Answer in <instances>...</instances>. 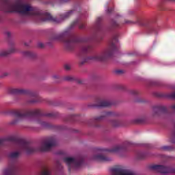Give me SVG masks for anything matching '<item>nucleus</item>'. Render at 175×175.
I'll use <instances>...</instances> for the list:
<instances>
[{
	"instance_id": "f257e3e1",
	"label": "nucleus",
	"mask_w": 175,
	"mask_h": 175,
	"mask_svg": "<svg viewBox=\"0 0 175 175\" xmlns=\"http://www.w3.org/2000/svg\"><path fill=\"white\" fill-rule=\"evenodd\" d=\"M0 10L5 12V13H20L23 14V16L31 17V18H33L36 21L40 23L44 21H57V23H61L63 20L69 18V17L76 13L75 9L70 10L60 15V20L57 21V18L53 17L49 12H44L36 7H32L30 4L23 3L20 0L14 2L4 1L0 5Z\"/></svg>"
},
{
	"instance_id": "f03ea898",
	"label": "nucleus",
	"mask_w": 175,
	"mask_h": 175,
	"mask_svg": "<svg viewBox=\"0 0 175 175\" xmlns=\"http://www.w3.org/2000/svg\"><path fill=\"white\" fill-rule=\"evenodd\" d=\"M57 146V141L55 137H49L46 138L41 144L38 149L33 148L31 146L30 143L23 139H17V151L12 152L10 153V158L16 159L20 157L21 152L26 154H32L37 151H50L53 147Z\"/></svg>"
},
{
	"instance_id": "7ed1b4c3",
	"label": "nucleus",
	"mask_w": 175,
	"mask_h": 175,
	"mask_svg": "<svg viewBox=\"0 0 175 175\" xmlns=\"http://www.w3.org/2000/svg\"><path fill=\"white\" fill-rule=\"evenodd\" d=\"M117 49H118V38L117 36H115L109 42L108 49L87 57L85 59V62H91V61L105 62V61H107L108 58H110L113 55V51L117 50Z\"/></svg>"
},
{
	"instance_id": "20e7f679",
	"label": "nucleus",
	"mask_w": 175,
	"mask_h": 175,
	"mask_svg": "<svg viewBox=\"0 0 175 175\" xmlns=\"http://www.w3.org/2000/svg\"><path fill=\"white\" fill-rule=\"evenodd\" d=\"M129 142H126L122 145H116L113 147V148L109 150L102 149V148H97L96 150V154H94L93 159L96 161H101L102 162H109L111 161L110 157H107L105 152L106 151H109V152H113L115 154H120V152H125L127 151L128 148L127 146H129Z\"/></svg>"
},
{
	"instance_id": "39448f33",
	"label": "nucleus",
	"mask_w": 175,
	"mask_h": 175,
	"mask_svg": "<svg viewBox=\"0 0 175 175\" xmlns=\"http://www.w3.org/2000/svg\"><path fill=\"white\" fill-rule=\"evenodd\" d=\"M53 40H57V42H63L68 50H72L77 42H79L77 38L69 36L68 31L55 34L53 37Z\"/></svg>"
},
{
	"instance_id": "423d86ee",
	"label": "nucleus",
	"mask_w": 175,
	"mask_h": 175,
	"mask_svg": "<svg viewBox=\"0 0 175 175\" xmlns=\"http://www.w3.org/2000/svg\"><path fill=\"white\" fill-rule=\"evenodd\" d=\"M9 114H12L17 118H25L27 117H40L42 112L39 109L36 110H16L12 109L8 111Z\"/></svg>"
},
{
	"instance_id": "0eeeda50",
	"label": "nucleus",
	"mask_w": 175,
	"mask_h": 175,
	"mask_svg": "<svg viewBox=\"0 0 175 175\" xmlns=\"http://www.w3.org/2000/svg\"><path fill=\"white\" fill-rule=\"evenodd\" d=\"M64 162L68 166V170L71 172V170H77V169L81 167L84 159L81 157L77 158L66 157L64 158Z\"/></svg>"
},
{
	"instance_id": "6e6552de",
	"label": "nucleus",
	"mask_w": 175,
	"mask_h": 175,
	"mask_svg": "<svg viewBox=\"0 0 175 175\" xmlns=\"http://www.w3.org/2000/svg\"><path fill=\"white\" fill-rule=\"evenodd\" d=\"M150 169H152V170H154V172H157L158 173H161L162 174L175 173V168L165 167L164 165H154L150 166Z\"/></svg>"
},
{
	"instance_id": "1a4fd4ad",
	"label": "nucleus",
	"mask_w": 175,
	"mask_h": 175,
	"mask_svg": "<svg viewBox=\"0 0 175 175\" xmlns=\"http://www.w3.org/2000/svg\"><path fill=\"white\" fill-rule=\"evenodd\" d=\"M111 172L112 175H136L135 172L124 167L113 168Z\"/></svg>"
},
{
	"instance_id": "9d476101",
	"label": "nucleus",
	"mask_w": 175,
	"mask_h": 175,
	"mask_svg": "<svg viewBox=\"0 0 175 175\" xmlns=\"http://www.w3.org/2000/svg\"><path fill=\"white\" fill-rule=\"evenodd\" d=\"M11 92L12 94H25L27 95H29L31 98H35V99H39V96L38 95L37 92H32L28 90L14 88L11 90Z\"/></svg>"
},
{
	"instance_id": "9b49d317",
	"label": "nucleus",
	"mask_w": 175,
	"mask_h": 175,
	"mask_svg": "<svg viewBox=\"0 0 175 175\" xmlns=\"http://www.w3.org/2000/svg\"><path fill=\"white\" fill-rule=\"evenodd\" d=\"M3 175H17V166L14 164L9 165L3 170Z\"/></svg>"
},
{
	"instance_id": "f8f14e48",
	"label": "nucleus",
	"mask_w": 175,
	"mask_h": 175,
	"mask_svg": "<svg viewBox=\"0 0 175 175\" xmlns=\"http://www.w3.org/2000/svg\"><path fill=\"white\" fill-rule=\"evenodd\" d=\"M14 53H17V48H16V46L14 45H11L8 50H3L0 51V57H6Z\"/></svg>"
},
{
	"instance_id": "ddd939ff",
	"label": "nucleus",
	"mask_w": 175,
	"mask_h": 175,
	"mask_svg": "<svg viewBox=\"0 0 175 175\" xmlns=\"http://www.w3.org/2000/svg\"><path fill=\"white\" fill-rule=\"evenodd\" d=\"M113 103L109 100H102L100 98H98L96 100V106L98 107H108V106H111Z\"/></svg>"
},
{
	"instance_id": "4468645a",
	"label": "nucleus",
	"mask_w": 175,
	"mask_h": 175,
	"mask_svg": "<svg viewBox=\"0 0 175 175\" xmlns=\"http://www.w3.org/2000/svg\"><path fill=\"white\" fill-rule=\"evenodd\" d=\"M125 24H138V25L144 26L146 23H144V21L137 18L136 22H132L131 21H126Z\"/></svg>"
},
{
	"instance_id": "2eb2a0df",
	"label": "nucleus",
	"mask_w": 175,
	"mask_h": 175,
	"mask_svg": "<svg viewBox=\"0 0 175 175\" xmlns=\"http://www.w3.org/2000/svg\"><path fill=\"white\" fill-rule=\"evenodd\" d=\"M24 57H27L28 58H36V53L31 51H25L23 53Z\"/></svg>"
},
{
	"instance_id": "dca6fc26",
	"label": "nucleus",
	"mask_w": 175,
	"mask_h": 175,
	"mask_svg": "<svg viewBox=\"0 0 175 175\" xmlns=\"http://www.w3.org/2000/svg\"><path fill=\"white\" fill-rule=\"evenodd\" d=\"M40 175H51V172L50 171V168L47 167H44Z\"/></svg>"
},
{
	"instance_id": "f3484780",
	"label": "nucleus",
	"mask_w": 175,
	"mask_h": 175,
	"mask_svg": "<svg viewBox=\"0 0 175 175\" xmlns=\"http://www.w3.org/2000/svg\"><path fill=\"white\" fill-rule=\"evenodd\" d=\"M167 109L165 106H157L154 108V111H159L160 113H165Z\"/></svg>"
},
{
	"instance_id": "a211bd4d",
	"label": "nucleus",
	"mask_w": 175,
	"mask_h": 175,
	"mask_svg": "<svg viewBox=\"0 0 175 175\" xmlns=\"http://www.w3.org/2000/svg\"><path fill=\"white\" fill-rule=\"evenodd\" d=\"M37 122L41 125V126H44V128H49V123L46 122L42 121L40 119L37 120Z\"/></svg>"
},
{
	"instance_id": "6ab92c4d",
	"label": "nucleus",
	"mask_w": 175,
	"mask_h": 175,
	"mask_svg": "<svg viewBox=\"0 0 175 175\" xmlns=\"http://www.w3.org/2000/svg\"><path fill=\"white\" fill-rule=\"evenodd\" d=\"M90 50H91V46H89V45L85 46L82 48L83 53H88Z\"/></svg>"
},
{
	"instance_id": "aec40b11",
	"label": "nucleus",
	"mask_w": 175,
	"mask_h": 175,
	"mask_svg": "<svg viewBox=\"0 0 175 175\" xmlns=\"http://www.w3.org/2000/svg\"><path fill=\"white\" fill-rule=\"evenodd\" d=\"M103 116L96 117L93 119L94 122H98V121H102Z\"/></svg>"
},
{
	"instance_id": "412c9836",
	"label": "nucleus",
	"mask_w": 175,
	"mask_h": 175,
	"mask_svg": "<svg viewBox=\"0 0 175 175\" xmlns=\"http://www.w3.org/2000/svg\"><path fill=\"white\" fill-rule=\"evenodd\" d=\"M100 21H102V18H98L96 21V25L97 28H99V24H100Z\"/></svg>"
},
{
	"instance_id": "4be33fe9",
	"label": "nucleus",
	"mask_w": 175,
	"mask_h": 175,
	"mask_svg": "<svg viewBox=\"0 0 175 175\" xmlns=\"http://www.w3.org/2000/svg\"><path fill=\"white\" fill-rule=\"evenodd\" d=\"M65 80H67V81H72V80H74L73 77L71 76H67L64 78Z\"/></svg>"
},
{
	"instance_id": "5701e85b",
	"label": "nucleus",
	"mask_w": 175,
	"mask_h": 175,
	"mask_svg": "<svg viewBox=\"0 0 175 175\" xmlns=\"http://www.w3.org/2000/svg\"><path fill=\"white\" fill-rule=\"evenodd\" d=\"M171 142L172 143H175V131L172 133Z\"/></svg>"
},
{
	"instance_id": "b1692460",
	"label": "nucleus",
	"mask_w": 175,
	"mask_h": 175,
	"mask_svg": "<svg viewBox=\"0 0 175 175\" xmlns=\"http://www.w3.org/2000/svg\"><path fill=\"white\" fill-rule=\"evenodd\" d=\"M111 124L113 126H118V122L117 120H112Z\"/></svg>"
},
{
	"instance_id": "393cba45",
	"label": "nucleus",
	"mask_w": 175,
	"mask_h": 175,
	"mask_svg": "<svg viewBox=\"0 0 175 175\" xmlns=\"http://www.w3.org/2000/svg\"><path fill=\"white\" fill-rule=\"evenodd\" d=\"M69 0H55V2H58L59 3H64V2H68Z\"/></svg>"
},
{
	"instance_id": "a878e982",
	"label": "nucleus",
	"mask_w": 175,
	"mask_h": 175,
	"mask_svg": "<svg viewBox=\"0 0 175 175\" xmlns=\"http://www.w3.org/2000/svg\"><path fill=\"white\" fill-rule=\"evenodd\" d=\"M113 114V113L111 112H104L103 116H105V117H109V116H111Z\"/></svg>"
},
{
	"instance_id": "bb28decb",
	"label": "nucleus",
	"mask_w": 175,
	"mask_h": 175,
	"mask_svg": "<svg viewBox=\"0 0 175 175\" xmlns=\"http://www.w3.org/2000/svg\"><path fill=\"white\" fill-rule=\"evenodd\" d=\"M169 98H172V99H175V92L171 93L168 95Z\"/></svg>"
},
{
	"instance_id": "cd10ccee",
	"label": "nucleus",
	"mask_w": 175,
	"mask_h": 175,
	"mask_svg": "<svg viewBox=\"0 0 175 175\" xmlns=\"http://www.w3.org/2000/svg\"><path fill=\"white\" fill-rule=\"evenodd\" d=\"M66 70H70V65L69 64H66L64 66Z\"/></svg>"
},
{
	"instance_id": "c85d7f7f",
	"label": "nucleus",
	"mask_w": 175,
	"mask_h": 175,
	"mask_svg": "<svg viewBox=\"0 0 175 175\" xmlns=\"http://www.w3.org/2000/svg\"><path fill=\"white\" fill-rule=\"evenodd\" d=\"M38 46L40 47V49H43L44 47V44L42 42L38 43Z\"/></svg>"
},
{
	"instance_id": "c756f323",
	"label": "nucleus",
	"mask_w": 175,
	"mask_h": 175,
	"mask_svg": "<svg viewBox=\"0 0 175 175\" xmlns=\"http://www.w3.org/2000/svg\"><path fill=\"white\" fill-rule=\"evenodd\" d=\"M79 28H80V29H84V28H85V25L81 23L79 25Z\"/></svg>"
},
{
	"instance_id": "7c9ffc66",
	"label": "nucleus",
	"mask_w": 175,
	"mask_h": 175,
	"mask_svg": "<svg viewBox=\"0 0 175 175\" xmlns=\"http://www.w3.org/2000/svg\"><path fill=\"white\" fill-rule=\"evenodd\" d=\"M3 143H5V139L0 138V146H3Z\"/></svg>"
},
{
	"instance_id": "2f4dec72",
	"label": "nucleus",
	"mask_w": 175,
	"mask_h": 175,
	"mask_svg": "<svg viewBox=\"0 0 175 175\" xmlns=\"http://www.w3.org/2000/svg\"><path fill=\"white\" fill-rule=\"evenodd\" d=\"M162 150H170V146H163Z\"/></svg>"
},
{
	"instance_id": "473e14b6",
	"label": "nucleus",
	"mask_w": 175,
	"mask_h": 175,
	"mask_svg": "<svg viewBox=\"0 0 175 175\" xmlns=\"http://www.w3.org/2000/svg\"><path fill=\"white\" fill-rule=\"evenodd\" d=\"M11 125H14L15 124H17V120H12L11 122H10Z\"/></svg>"
},
{
	"instance_id": "72a5a7b5",
	"label": "nucleus",
	"mask_w": 175,
	"mask_h": 175,
	"mask_svg": "<svg viewBox=\"0 0 175 175\" xmlns=\"http://www.w3.org/2000/svg\"><path fill=\"white\" fill-rule=\"evenodd\" d=\"M76 24H77V21L74 22V23L71 25V28H73L74 25H76Z\"/></svg>"
},
{
	"instance_id": "f704fd0d",
	"label": "nucleus",
	"mask_w": 175,
	"mask_h": 175,
	"mask_svg": "<svg viewBox=\"0 0 175 175\" xmlns=\"http://www.w3.org/2000/svg\"><path fill=\"white\" fill-rule=\"evenodd\" d=\"M36 102H38V100H32L30 101V103H35Z\"/></svg>"
},
{
	"instance_id": "c9c22d12",
	"label": "nucleus",
	"mask_w": 175,
	"mask_h": 175,
	"mask_svg": "<svg viewBox=\"0 0 175 175\" xmlns=\"http://www.w3.org/2000/svg\"><path fill=\"white\" fill-rule=\"evenodd\" d=\"M113 27H118V23L114 22L113 23Z\"/></svg>"
},
{
	"instance_id": "e433bc0d",
	"label": "nucleus",
	"mask_w": 175,
	"mask_h": 175,
	"mask_svg": "<svg viewBox=\"0 0 175 175\" xmlns=\"http://www.w3.org/2000/svg\"><path fill=\"white\" fill-rule=\"evenodd\" d=\"M53 79H59V76L58 75H54Z\"/></svg>"
},
{
	"instance_id": "4c0bfd02",
	"label": "nucleus",
	"mask_w": 175,
	"mask_h": 175,
	"mask_svg": "<svg viewBox=\"0 0 175 175\" xmlns=\"http://www.w3.org/2000/svg\"><path fill=\"white\" fill-rule=\"evenodd\" d=\"M46 116H48L49 117H53L54 116V114H53V113H48Z\"/></svg>"
},
{
	"instance_id": "58836bf2",
	"label": "nucleus",
	"mask_w": 175,
	"mask_h": 175,
	"mask_svg": "<svg viewBox=\"0 0 175 175\" xmlns=\"http://www.w3.org/2000/svg\"><path fill=\"white\" fill-rule=\"evenodd\" d=\"M171 109H172V110H175V105H172V106L171 107Z\"/></svg>"
},
{
	"instance_id": "ea45409f",
	"label": "nucleus",
	"mask_w": 175,
	"mask_h": 175,
	"mask_svg": "<svg viewBox=\"0 0 175 175\" xmlns=\"http://www.w3.org/2000/svg\"><path fill=\"white\" fill-rule=\"evenodd\" d=\"M6 35H7V36H10V32H7Z\"/></svg>"
},
{
	"instance_id": "a19ab883",
	"label": "nucleus",
	"mask_w": 175,
	"mask_h": 175,
	"mask_svg": "<svg viewBox=\"0 0 175 175\" xmlns=\"http://www.w3.org/2000/svg\"><path fill=\"white\" fill-rule=\"evenodd\" d=\"M8 140H13V138H8Z\"/></svg>"
},
{
	"instance_id": "79ce46f5",
	"label": "nucleus",
	"mask_w": 175,
	"mask_h": 175,
	"mask_svg": "<svg viewBox=\"0 0 175 175\" xmlns=\"http://www.w3.org/2000/svg\"><path fill=\"white\" fill-rule=\"evenodd\" d=\"M140 159H143V157H139Z\"/></svg>"
},
{
	"instance_id": "37998d69",
	"label": "nucleus",
	"mask_w": 175,
	"mask_h": 175,
	"mask_svg": "<svg viewBox=\"0 0 175 175\" xmlns=\"http://www.w3.org/2000/svg\"><path fill=\"white\" fill-rule=\"evenodd\" d=\"M133 94H136V91H133Z\"/></svg>"
},
{
	"instance_id": "c03bdc74",
	"label": "nucleus",
	"mask_w": 175,
	"mask_h": 175,
	"mask_svg": "<svg viewBox=\"0 0 175 175\" xmlns=\"http://www.w3.org/2000/svg\"><path fill=\"white\" fill-rule=\"evenodd\" d=\"M1 16H0V21H1Z\"/></svg>"
},
{
	"instance_id": "a18cd8bd",
	"label": "nucleus",
	"mask_w": 175,
	"mask_h": 175,
	"mask_svg": "<svg viewBox=\"0 0 175 175\" xmlns=\"http://www.w3.org/2000/svg\"><path fill=\"white\" fill-rule=\"evenodd\" d=\"M138 122H140V120H138Z\"/></svg>"
}]
</instances>
